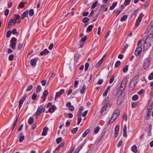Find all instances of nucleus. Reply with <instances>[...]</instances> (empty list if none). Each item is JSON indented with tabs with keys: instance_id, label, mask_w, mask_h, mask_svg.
<instances>
[{
	"instance_id": "nucleus-18",
	"label": "nucleus",
	"mask_w": 153,
	"mask_h": 153,
	"mask_svg": "<svg viewBox=\"0 0 153 153\" xmlns=\"http://www.w3.org/2000/svg\"><path fill=\"white\" fill-rule=\"evenodd\" d=\"M37 62V60L36 59H32L30 61V63L31 65L35 66L36 65Z\"/></svg>"
},
{
	"instance_id": "nucleus-59",
	"label": "nucleus",
	"mask_w": 153,
	"mask_h": 153,
	"mask_svg": "<svg viewBox=\"0 0 153 153\" xmlns=\"http://www.w3.org/2000/svg\"><path fill=\"white\" fill-rule=\"evenodd\" d=\"M149 1H147L146 3H145V4H144V6L145 7H147L149 5Z\"/></svg>"
},
{
	"instance_id": "nucleus-21",
	"label": "nucleus",
	"mask_w": 153,
	"mask_h": 153,
	"mask_svg": "<svg viewBox=\"0 0 153 153\" xmlns=\"http://www.w3.org/2000/svg\"><path fill=\"white\" fill-rule=\"evenodd\" d=\"M48 130V128L47 127H45L43 130V131L42 133V135L43 136H45L47 134V131Z\"/></svg>"
},
{
	"instance_id": "nucleus-2",
	"label": "nucleus",
	"mask_w": 153,
	"mask_h": 153,
	"mask_svg": "<svg viewBox=\"0 0 153 153\" xmlns=\"http://www.w3.org/2000/svg\"><path fill=\"white\" fill-rule=\"evenodd\" d=\"M16 39L14 37H12L11 39L10 46L13 50H14L16 49Z\"/></svg>"
},
{
	"instance_id": "nucleus-43",
	"label": "nucleus",
	"mask_w": 153,
	"mask_h": 153,
	"mask_svg": "<svg viewBox=\"0 0 153 153\" xmlns=\"http://www.w3.org/2000/svg\"><path fill=\"white\" fill-rule=\"evenodd\" d=\"M14 57V55L12 54L10 55L9 56V60L10 61H12Z\"/></svg>"
},
{
	"instance_id": "nucleus-8",
	"label": "nucleus",
	"mask_w": 153,
	"mask_h": 153,
	"mask_svg": "<svg viewBox=\"0 0 153 153\" xmlns=\"http://www.w3.org/2000/svg\"><path fill=\"white\" fill-rule=\"evenodd\" d=\"M142 51V48L141 46H139L136 50L135 52V54L136 56H138L141 53Z\"/></svg>"
},
{
	"instance_id": "nucleus-35",
	"label": "nucleus",
	"mask_w": 153,
	"mask_h": 153,
	"mask_svg": "<svg viewBox=\"0 0 153 153\" xmlns=\"http://www.w3.org/2000/svg\"><path fill=\"white\" fill-rule=\"evenodd\" d=\"M82 148V145L80 146L76 150L74 153H78Z\"/></svg>"
},
{
	"instance_id": "nucleus-7",
	"label": "nucleus",
	"mask_w": 153,
	"mask_h": 153,
	"mask_svg": "<svg viewBox=\"0 0 153 153\" xmlns=\"http://www.w3.org/2000/svg\"><path fill=\"white\" fill-rule=\"evenodd\" d=\"M152 129V126L151 124L149 125V127L146 128V131L148 134L147 136H150L151 135V130Z\"/></svg>"
},
{
	"instance_id": "nucleus-31",
	"label": "nucleus",
	"mask_w": 153,
	"mask_h": 153,
	"mask_svg": "<svg viewBox=\"0 0 153 153\" xmlns=\"http://www.w3.org/2000/svg\"><path fill=\"white\" fill-rule=\"evenodd\" d=\"M41 87L40 85H38L36 88V91L38 93L40 92L41 90Z\"/></svg>"
},
{
	"instance_id": "nucleus-11",
	"label": "nucleus",
	"mask_w": 153,
	"mask_h": 153,
	"mask_svg": "<svg viewBox=\"0 0 153 153\" xmlns=\"http://www.w3.org/2000/svg\"><path fill=\"white\" fill-rule=\"evenodd\" d=\"M147 60L148 61L147 62H145L143 64V67L145 69H146L148 68L150 63V59L149 58H147Z\"/></svg>"
},
{
	"instance_id": "nucleus-17",
	"label": "nucleus",
	"mask_w": 153,
	"mask_h": 153,
	"mask_svg": "<svg viewBox=\"0 0 153 153\" xmlns=\"http://www.w3.org/2000/svg\"><path fill=\"white\" fill-rule=\"evenodd\" d=\"M127 79L126 78H124L122 80L121 85H123L124 86L126 87L127 82Z\"/></svg>"
},
{
	"instance_id": "nucleus-6",
	"label": "nucleus",
	"mask_w": 153,
	"mask_h": 153,
	"mask_svg": "<svg viewBox=\"0 0 153 153\" xmlns=\"http://www.w3.org/2000/svg\"><path fill=\"white\" fill-rule=\"evenodd\" d=\"M125 87L121 84L120 87L117 89V93L119 94H122L124 91Z\"/></svg>"
},
{
	"instance_id": "nucleus-16",
	"label": "nucleus",
	"mask_w": 153,
	"mask_h": 153,
	"mask_svg": "<svg viewBox=\"0 0 153 153\" xmlns=\"http://www.w3.org/2000/svg\"><path fill=\"white\" fill-rule=\"evenodd\" d=\"M56 109V107L54 105H52V107H51L49 109V112L51 113H53L54 112L55 110Z\"/></svg>"
},
{
	"instance_id": "nucleus-29",
	"label": "nucleus",
	"mask_w": 153,
	"mask_h": 153,
	"mask_svg": "<svg viewBox=\"0 0 153 153\" xmlns=\"http://www.w3.org/2000/svg\"><path fill=\"white\" fill-rule=\"evenodd\" d=\"M117 2H114L112 4V6L110 7V9L111 10H113L114 9V7L116 6Z\"/></svg>"
},
{
	"instance_id": "nucleus-47",
	"label": "nucleus",
	"mask_w": 153,
	"mask_h": 153,
	"mask_svg": "<svg viewBox=\"0 0 153 153\" xmlns=\"http://www.w3.org/2000/svg\"><path fill=\"white\" fill-rule=\"evenodd\" d=\"M23 43L21 42L19 44V46L18 47V48L19 50H20L22 48L23 46Z\"/></svg>"
},
{
	"instance_id": "nucleus-13",
	"label": "nucleus",
	"mask_w": 153,
	"mask_h": 153,
	"mask_svg": "<svg viewBox=\"0 0 153 153\" xmlns=\"http://www.w3.org/2000/svg\"><path fill=\"white\" fill-rule=\"evenodd\" d=\"M25 99V97H23L19 102V109H20L22 106V104Z\"/></svg>"
},
{
	"instance_id": "nucleus-25",
	"label": "nucleus",
	"mask_w": 153,
	"mask_h": 153,
	"mask_svg": "<svg viewBox=\"0 0 153 153\" xmlns=\"http://www.w3.org/2000/svg\"><path fill=\"white\" fill-rule=\"evenodd\" d=\"M34 119L33 117H30L28 120V123L30 124H31L33 122Z\"/></svg>"
},
{
	"instance_id": "nucleus-50",
	"label": "nucleus",
	"mask_w": 153,
	"mask_h": 153,
	"mask_svg": "<svg viewBox=\"0 0 153 153\" xmlns=\"http://www.w3.org/2000/svg\"><path fill=\"white\" fill-rule=\"evenodd\" d=\"M131 0H125V1L124 2V4L126 5H127L129 4Z\"/></svg>"
},
{
	"instance_id": "nucleus-28",
	"label": "nucleus",
	"mask_w": 153,
	"mask_h": 153,
	"mask_svg": "<svg viewBox=\"0 0 153 153\" xmlns=\"http://www.w3.org/2000/svg\"><path fill=\"white\" fill-rule=\"evenodd\" d=\"M86 89V87L85 85H84L82 89L80 90V93L82 94H83L85 91V90Z\"/></svg>"
},
{
	"instance_id": "nucleus-49",
	"label": "nucleus",
	"mask_w": 153,
	"mask_h": 153,
	"mask_svg": "<svg viewBox=\"0 0 153 153\" xmlns=\"http://www.w3.org/2000/svg\"><path fill=\"white\" fill-rule=\"evenodd\" d=\"M11 35V31L10 30H9L7 33V37L9 38L10 37Z\"/></svg>"
},
{
	"instance_id": "nucleus-41",
	"label": "nucleus",
	"mask_w": 153,
	"mask_h": 153,
	"mask_svg": "<svg viewBox=\"0 0 153 153\" xmlns=\"http://www.w3.org/2000/svg\"><path fill=\"white\" fill-rule=\"evenodd\" d=\"M37 95L36 93H34L32 97V99L33 100H35L37 97Z\"/></svg>"
},
{
	"instance_id": "nucleus-45",
	"label": "nucleus",
	"mask_w": 153,
	"mask_h": 153,
	"mask_svg": "<svg viewBox=\"0 0 153 153\" xmlns=\"http://www.w3.org/2000/svg\"><path fill=\"white\" fill-rule=\"evenodd\" d=\"M78 79V78H76L75 80L74 81V86L75 87H76L78 84V83H78L79 80H77V79Z\"/></svg>"
},
{
	"instance_id": "nucleus-39",
	"label": "nucleus",
	"mask_w": 153,
	"mask_h": 153,
	"mask_svg": "<svg viewBox=\"0 0 153 153\" xmlns=\"http://www.w3.org/2000/svg\"><path fill=\"white\" fill-rule=\"evenodd\" d=\"M34 13V10L33 9H31L29 11V15L30 16H32Z\"/></svg>"
},
{
	"instance_id": "nucleus-63",
	"label": "nucleus",
	"mask_w": 153,
	"mask_h": 153,
	"mask_svg": "<svg viewBox=\"0 0 153 153\" xmlns=\"http://www.w3.org/2000/svg\"><path fill=\"white\" fill-rule=\"evenodd\" d=\"M19 6L21 8H23L25 6L24 3L22 2H21L19 4Z\"/></svg>"
},
{
	"instance_id": "nucleus-55",
	"label": "nucleus",
	"mask_w": 153,
	"mask_h": 153,
	"mask_svg": "<svg viewBox=\"0 0 153 153\" xmlns=\"http://www.w3.org/2000/svg\"><path fill=\"white\" fill-rule=\"evenodd\" d=\"M120 126L119 125H117L115 128V131H119Z\"/></svg>"
},
{
	"instance_id": "nucleus-10",
	"label": "nucleus",
	"mask_w": 153,
	"mask_h": 153,
	"mask_svg": "<svg viewBox=\"0 0 153 153\" xmlns=\"http://www.w3.org/2000/svg\"><path fill=\"white\" fill-rule=\"evenodd\" d=\"M82 112L81 111H79V113L78 114V122L77 124L79 125L81 121H82V119L81 117V114Z\"/></svg>"
},
{
	"instance_id": "nucleus-61",
	"label": "nucleus",
	"mask_w": 153,
	"mask_h": 153,
	"mask_svg": "<svg viewBox=\"0 0 153 153\" xmlns=\"http://www.w3.org/2000/svg\"><path fill=\"white\" fill-rule=\"evenodd\" d=\"M114 77L113 76H112L110 80V81H109V82L110 83H112V82H113V81H114Z\"/></svg>"
},
{
	"instance_id": "nucleus-5",
	"label": "nucleus",
	"mask_w": 153,
	"mask_h": 153,
	"mask_svg": "<svg viewBox=\"0 0 153 153\" xmlns=\"http://www.w3.org/2000/svg\"><path fill=\"white\" fill-rule=\"evenodd\" d=\"M153 42V37L152 34H150L146 38L145 43H146L147 42L149 43L150 44L152 43Z\"/></svg>"
},
{
	"instance_id": "nucleus-58",
	"label": "nucleus",
	"mask_w": 153,
	"mask_h": 153,
	"mask_svg": "<svg viewBox=\"0 0 153 153\" xmlns=\"http://www.w3.org/2000/svg\"><path fill=\"white\" fill-rule=\"evenodd\" d=\"M103 82V80L102 79H100L99 80L98 82L97 83V84L101 85L102 84Z\"/></svg>"
},
{
	"instance_id": "nucleus-30",
	"label": "nucleus",
	"mask_w": 153,
	"mask_h": 153,
	"mask_svg": "<svg viewBox=\"0 0 153 153\" xmlns=\"http://www.w3.org/2000/svg\"><path fill=\"white\" fill-rule=\"evenodd\" d=\"M120 112L119 109H115L113 113L119 116L120 114Z\"/></svg>"
},
{
	"instance_id": "nucleus-57",
	"label": "nucleus",
	"mask_w": 153,
	"mask_h": 153,
	"mask_svg": "<svg viewBox=\"0 0 153 153\" xmlns=\"http://www.w3.org/2000/svg\"><path fill=\"white\" fill-rule=\"evenodd\" d=\"M10 22H11L13 23V24H15L16 22V21L15 19H12V18H11L10 20Z\"/></svg>"
},
{
	"instance_id": "nucleus-33",
	"label": "nucleus",
	"mask_w": 153,
	"mask_h": 153,
	"mask_svg": "<svg viewBox=\"0 0 153 153\" xmlns=\"http://www.w3.org/2000/svg\"><path fill=\"white\" fill-rule=\"evenodd\" d=\"M100 128L99 126H97L94 129V132L95 134H97L100 130Z\"/></svg>"
},
{
	"instance_id": "nucleus-62",
	"label": "nucleus",
	"mask_w": 153,
	"mask_h": 153,
	"mask_svg": "<svg viewBox=\"0 0 153 153\" xmlns=\"http://www.w3.org/2000/svg\"><path fill=\"white\" fill-rule=\"evenodd\" d=\"M115 120H114L113 118L111 119V118L110 120L109 121L108 124H111Z\"/></svg>"
},
{
	"instance_id": "nucleus-23",
	"label": "nucleus",
	"mask_w": 153,
	"mask_h": 153,
	"mask_svg": "<svg viewBox=\"0 0 153 153\" xmlns=\"http://www.w3.org/2000/svg\"><path fill=\"white\" fill-rule=\"evenodd\" d=\"M93 27H94V25H89L88 26V27L87 29L86 32H89L91 31L92 30Z\"/></svg>"
},
{
	"instance_id": "nucleus-48",
	"label": "nucleus",
	"mask_w": 153,
	"mask_h": 153,
	"mask_svg": "<svg viewBox=\"0 0 153 153\" xmlns=\"http://www.w3.org/2000/svg\"><path fill=\"white\" fill-rule=\"evenodd\" d=\"M89 66V64L88 62H87L85 65V71H87L88 69Z\"/></svg>"
},
{
	"instance_id": "nucleus-9",
	"label": "nucleus",
	"mask_w": 153,
	"mask_h": 153,
	"mask_svg": "<svg viewBox=\"0 0 153 153\" xmlns=\"http://www.w3.org/2000/svg\"><path fill=\"white\" fill-rule=\"evenodd\" d=\"M66 106L67 107H68L70 110L71 111H73L74 110V107L71 105V103L70 102H68L66 104Z\"/></svg>"
},
{
	"instance_id": "nucleus-27",
	"label": "nucleus",
	"mask_w": 153,
	"mask_h": 153,
	"mask_svg": "<svg viewBox=\"0 0 153 153\" xmlns=\"http://www.w3.org/2000/svg\"><path fill=\"white\" fill-rule=\"evenodd\" d=\"M98 3V1H95L92 4L91 8L92 9H94L97 6Z\"/></svg>"
},
{
	"instance_id": "nucleus-38",
	"label": "nucleus",
	"mask_w": 153,
	"mask_h": 153,
	"mask_svg": "<svg viewBox=\"0 0 153 153\" xmlns=\"http://www.w3.org/2000/svg\"><path fill=\"white\" fill-rule=\"evenodd\" d=\"M89 18L87 17L84 18L83 19L82 21L84 23H86L89 21Z\"/></svg>"
},
{
	"instance_id": "nucleus-54",
	"label": "nucleus",
	"mask_w": 153,
	"mask_h": 153,
	"mask_svg": "<svg viewBox=\"0 0 153 153\" xmlns=\"http://www.w3.org/2000/svg\"><path fill=\"white\" fill-rule=\"evenodd\" d=\"M9 12V9H6L5 10L4 14L5 16H7Z\"/></svg>"
},
{
	"instance_id": "nucleus-12",
	"label": "nucleus",
	"mask_w": 153,
	"mask_h": 153,
	"mask_svg": "<svg viewBox=\"0 0 153 153\" xmlns=\"http://www.w3.org/2000/svg\"><path fill=\"white\" fill-rule=\"evenodd\" d=\"M65 90L64 89H61L59 92H56V94L55 98L59 97L60 95L64 92Z\"/></svg>"
},
{
	"instance_id": "nucleus-32",
	"label": "nucleus",
	"mask_w": 153,
	"mask_h": 153,
	"mask_svg": "<svg viewBox=\"0 0 153 153\" xmlns=\"http://www.w3.org/2000/svg\"><path fill=\"white\" fill-rule=\"evenodd\" d=\"M118 116V115L113 113L112 114V115L111 117V119L113 118L114 120H115L117 118Z\"/></svg>"
},
{
	"instance_id": "nucleus-26",
	"label": "nucleus",
	"mask_w": 153,
	"mask_h": 153,
	"mask_svg": "<svg viewBox=\"0 0 153 153\" xmlns=\"http://www.w3.org/2000/svg\"><path fill=\"white\" fill-rule=\"evenodd\" d=\"M64 143L62 142L56 148V150H59L60 149L61 147H62L64 145Z\"/></svg>"
},
{
	"instance_id": "nucleus-40",
	"label": "nucleus",
	"mask_w": 153,
	"mask_h": 153,
	"mask_svg": "<svg viewBox=\"0 0 153 153\" xmlns=\"http://www.w3.org/2000/svg\"><path fill=\"white\" fill-rule=\"evenodd\" d=\"M121 62L120 61H117L115 64V67L116 68L118 67L120 64Z\"/></svg>"
},
{
	"instance_id": "nucleus-52",
	"label": "nucleus",
	"mask_w": 153,
	"mask_h": 153,
	"mask_svg": "<svg viewBox=\"0 0 153 153\" xmlns=\"http://www.w3.org/2000/svg\"><path fill=\"white\" fill-rule=\"evenodd\" d=\"M62 138L61 137L58 138L56 140V142L57 143H59L62 141Z\"/></svg>"
},
{
	"instance_id": "nucleus-64",
	"label": "nucleus",
	"mask_w": 153,
	"mask_h": 153,
	"mask_svg": "<svg viewBox=\"0 0 153 153\" xmlns=\"http://www.w3.org/2000/svg\"><path fill=\"white\" fill-rule=\"evenodd\" d=\"M122 143H123V141L122 140H120L118 142V143L117 144V147H120L121 146Z\"/></svg>"
},
{
	"instance_id": "nucleus-51",
	"label": "nucleus",
	"mask_w": 153,
	"mask_h": 153,
	"mask_svg": "<svg viewBox=\"0 0 153 153\" xmlns=\"http://www.w3.org/2000/svg\"><path fill=\"white\" fill-rule=\"evenodd\" d=\"M33 86L32 85H30L27 87V88L26 90L27 91H30L32 88Z\"/></svg>"
},
{
	"instance_id": "nucleus-36",
	"label": "nucleus",
	"mask_w": 153,
	"mask_h": 153,
	"mask_svg": "<svg viewBox=\"0 0 153 153\" xmlns=\"http://www.w3.org/2000/svg\"><path fill=\"white\" fill-rule=\"evenodd\" d=\"M127 18V16L126 15H125L123 16L120 19V21L123 22L124 20H126Z\"/></svg>"
},
{
	"instance_id": "nucleus-34",
	"label": "nucleus",
	"mask_w": 153,
	"mask_h": 153,
	"mask_svg": "<svg viewBox=\"0 0 153 153\" xmlns=\"http://www.w3.org/2000/svg\"><path fill=\"white\" fill-rule=\"evenodd\" d=\"M138 99V97L137 95H134L132 97V100H136Z\"/></svg>"
},
{
	"instance_id": "nucleus-3",
	"label": "nucleus",
	"mask_w": 153,
	"mask_h": 153,
	"mask_svg": "<svg viewBox=\"0 0 153 153\" xmlns=\"http://www.w3.org/2000/svg\"><path fill=\"white\" fill-rule=\"evenodd\" d=\"M109 104L108 103L106 104L101 110V114L102 115L106 114L107 112V111L109 108Z\"/></svg>"
},
{
	"instance_id": "nucleus-1",
	"label": "nucleus",
	"mask_w": 153,
	"mask_h": 153,
	"mask_svg": "<svg viewBox=\"0 0 153 153\" xmlns=\"http://www.w3.org/2000/svg\"><path fill=\"white\" fill-rule=\"evenodd\" d=\"M139 77V76L136 75L133 78L129 86V90L130 91H132L134 88L135 86L137 83V79Z\"/></svg>"
},
{
	"instance_id": "nucleus-19",
	"label": "nucleus",
	"mask_w": 153,
	"mask_h": 153,
	"mask_svg": "<svg viewBox=\"0 0 153 153\" xmlns=\"http://www.w3.org/2000/svg\"><path fill=\"white\" fill-rule=\"evenodd\" d=\"M20 136L19 137V141L20 142H22L25 138V136L22 135V133H20L19 134Z\"/></svg>"
},
{
	"instance_id": "nucleus-20",
	"label": "nucleus",
	"mask_w": 153,
	"mask_h": 153,
	"mask_svg": "<svg viewBox=\"0 0 153 153\" xmlns=\"http://www.w3.org/2000/svg\"><path fill=\"white\" fill-rule=\"evenodd\" d=\"M131 150H132V151L133 152H134L135 153H136L137 152V147L135 145H133V146H132V147H131Z\"/></svg>"
},
{
	"instance_id": "nucleus-24",
	"label": "nucleus",
	"mask_w": 153,
	"mask_h": 153,
	"mask_svg": "<svg viewBox=\"0 0 153 153\" xmlns=\"http://www.w3.org/2000/svg\"><path fill=\"white\" fill-rule=\"evenodd\" d=\"M90 130L89 129H88L87 130H86L84 132V134L82 135V136L83 137H86V135H87V134H88V133L90 132Z\"/></svg>"
},
{
	"instance_id": "nucleus-4",
	"label": "nucleus",
	"mask_w": 153,
	"mask_h": 153,
	"mask_svg": "<svg viewBox=\"0 0 153 153\" xmlns=\"http://www.w3.org/2000/svg\"><path fill=\"white\" fill-rule=\"evenodd\" d=\"M45 110V108L43 107L42 105H40L39 107L37 110V111L35 113V114L36 116H39L40 115L42 112H44Z\"/></svg>"
},
{
	"instance_id": "nucleus-42",
	"label": "nucleus",
	"mask_w": 153,
	"mask_h": 153,
	"mask_svg": "<svg viewBox=\"0 0 153 153\" xmlns=\"http://www.w3.org/2000/svg\"><path fill=\"white\" fill-rule=\"evenodd\" d=\"M153 27V25H149L146 30V31L148 32L149 30L151 29Z\"/></svg>"
},
{
	"instance_id": "nucleus-22",
	"label": "nucleus",
	"mask_w": 153,
	"mask_h": 153,
	"mask_svg": "<svg viewBox=\"0 0 153 153\" xmlns=\"http://www.w3.org/2000/svg\"><path fill=\"white\" fill-rule=\"evenodd\" d=\"M48 52H49V51L46 49H45L40 53V55L41 56H42L45 54L48 53Z\"/></svg>"
},
{
	"instance_id": "nucleus-46",
	"label": "nucleus",
	"mask_w": 153,
	"mask_h": 153,
	"mask_svg": "<svg viewBox=\"0 0 153 153\" xmlns=\"http://www.w3.org/2000/svg\"><path fill=\"white\" fill-rule=\"evenodd\" d=\"M78 127L75 128H73L71 130V132L72 133L74 134L78 130Z\"/></svg>"
},
{
	"instance_id": "nucleus-14",
	"label": "nucleus",
	"mask_w": 153,
	"mask_h": 153,
	"mask_svg": "<svg viewBox=\"0 0 153 153\" xmlns=\"http://www.w3.org/2000/svg\"><path fill=\"white\" fill-rule=\"evenodd\" d=\"M28 13V11L27 10L25 11L22 14L21 16V19L22 20L23 19H24L25 17H26Z\"/></svg>"
},
{
	"instance_id": "nucleus-56",
	"label": "nucleus",
	"mask_w": 153,
	"mask_h": 153,
	"mask_svg": "<svg viewBox=\"0 0 153 153\" xmlns=\"http://www.w3.org/2000/svg\"><path fill=\"white\" fill-rule=\"evenodd\" d=\"M149 79L152 80L153 79V73H151L149 76Z\"/></svg>"
},
{
	"instance_id": "nucleus-37",
	"label": "nucleus",
	"mask_w": 153,
	"mask_h": 153,
	"mask_svg": "<svg viewBox=\"0 0 153 153\" xmlns=\"http://www.w3.org/2000/svg\"><path fill=\"white\" fill-rule=\"evenodd\" d=\"M128 65H126L125 66L123 69V71L124 73L126 72L128 70Z\"/></svg>"
},
{
	"instance_id": "nucleus-60",
	"label": "nucleus",
	"mask_w": 153,
	"mask_h": 153,
	"mask_svg": "<svg viewBox=\"0 0 153 153\" xmlns=\"http://www.w3.org/2000/svg\"><path fill=\"white\" fill-rule=\"evenodd\" d=\"M53 47V43H51L50 44L49 47H48V49L50 50H51Z\"/></svg>"
},
{
	"instance_id": "nucleus-44",
	"label": "nucleus",
	"mask_w": 153,
	"mask_h": 153,
	"mask_svg": "<svg viewBox=\"0 0 153 153\" xmlns=\"http://www.w3.org/2000/svg\"><path fill=\"white\" fill-rule=\"evenodd\" d=\"M102 62L100 60L95 65V67L96 68H98L101 64Z\"/></svg>"
},
{
	"instance_id": "nucleus-53",
	"label": "nucleus",
	"mask_w": 153,
	"mask_h": 153,
	"mask_svg": "<svg viewBox=\"0 0 153 153\" xmlns=\"http://www.w3.org/2000/svg\"><path fill=\"white\" fill-rule=\"evenodd\" d=\"M98 14H97L95 16L93 17H92V20L93 21H96L97 19V18H98Z\"/></svg>"
},
{
	"instance_id": "nucleus-15",
	"label": "nucleus",
	"mask_w": 153,
	"mask_h": 153,
	"mask_svg": "<svg viewBox=\"0 0 153 153\" xmlns=\"http://www.w3.org/2000/svg\"><path fill=\"white\" fill-rule=\"evenodd\" d=\"M123 102V97L121 96L118 97L117 101V105H120Z\"/></svg>"
}]
</instances>
